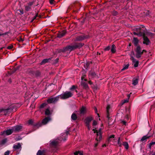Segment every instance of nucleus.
Listing matches in <instances>:
<instances>
[{
	"label": "nucleus",
	"instance_id": "nucleus-15",
	"mask_svg": "<svg viewBox=\"0 0 155 155\" xmlns=\"http://www.w3.org/2000/svg\"><path fill=\"white\" fill-rule=\"evenodd\" d=\"M22 127L20 126H16L12 128L14 132L19 131L21 129Z\"/></svg>",
	"mask_w": 155,
	"mask_h": 155
},
{
	"label": "nucleus",
	"instance_id": "nucleus-31",
	"mask_svg": "<svg viewBox=\"0 0 155 155\" xmlns=\"http://www.w3.org/2000/svg\"><path fill=\"white\" fill-rule=\"evenodd\" d=\"M150 137V136H148L147 135L144 136L142 137L141 140L142 141H143L144 140H145L147 139L148 138H149Z\"/></svg>",
	"mask_w": 155,
	"mask_h": 155
},
{
	"label": "nucleus",
	"instance_id": "nucleus-21",
	"mask_svg": "<svg viewBox=\"0 0 155 155\" xmlns=\"http://www.w3.org/2000/svg\"><path fill=\"white\" fill-rule=\"evenodd\" d=\"M81 85L85 89L87 88L88 87V85L87 83L84 82L83 81H81Z\"/></svg>",
	"mask_w": 155,
	"mask_h": 155
},
{
	"label": "nucleus",
	"instance_id": "nucleus-60",
	"mask_svg": "<svg viewBox=\"0 0 155 155\" xmlns=\"http://www.w3.org/2000/svg\"><path fill=\"white\" fill-rule=\"evenodd\" d=\"M144 26L143 25H142L141 27V28H143L144 27Z\"/></svg>",
	"mask_w": 155,
	"mask_h": 155
},
{
	"label": "nucleus",
	"instance_id": "nucleus-26",
	"mask_svg": "<svg viewBox=\"0 0 155 155\" xmlns=\"http://www.w3.org/2000/svg\"><path fill=\"white\" fill-rule=\"evenodd\" d=\"M31 8V7L27 5L25 6V9L26 11H30Z\"/></svg>",
	"mask_w": 155,
	"mask_h": 155
},
{
	"label": "nucleus",
	"instance_id": "nucleus-22",
	"mask_svg": "<svg viewBox=\"0 0 155 155\" xmlns=\"http://www.w3.org/2000/svg\"><path fill=\"white\" fill-rule=\"evenodd\" d=\"M138 79L134 78L133 79L132 84L134 85H136L138 83Z\"/></svg>",
	"mask_w": 155,
	"mask_h": 155
},
{
	"label": "nucleus",
	"instance_id": "nucleus-51",
	"mask_svg": "<svg viewBox=\"0 0 155 155\" xmlns=\"http://www.w3.org/2000/svg\"><path fill=\"white\" fill-rule=\"evenodd\" d=\"M45 104H42L41 105V107H43L44 106H45Z\"/></svg>",
	"mask_w": 155,
	"mask_h": 155
},
{
	"label": "nucleus",
	"instance_id": "nucleus-19",
	"mask_svg": "<svg viewBox=\"0 0 155 155\" xmlns=\"http://www.w3.org/2000/svg\"><path fill=\"white\" fill-rule=\"evenodd\" d=\"M15 108V105H12L10 106L7 109H4L3 110L8 111L9 110H12L13 109Z\"/></svg>",
	"mask_w": 155,
	"mask_h": 155
},
{
	"label": "nucleus",
	"instance_id": "nucleus-28",
	"mask_svg": "<svg viewBox=\"0 0 155 155\" xmlns=\"http://www.w3.org/2000/svg\"><path fill=\"white\" fill-rule=\"evenodd\" d=\"M50 60V59H44L41 62V64L48 62Z\"/></svg>",
	"mask_w": 155,
	"mask_h": 155
},
{
	"label": "nucleus",
	"instance_id": "nucleus-32",
	"mask_svg": "<svg viewBox=\"0 0 155 155\" xmlns=\"http://www.w3.org/2000/svg\"><path fill=\"white\" fill-rule=\"evenodd\" d=\"M129 64H127L125 65H124V67L123 68L121 69V71H123L126 69H127L129 67Z\"/></svg>",
	"mask_w": 155,
	"mask_h": 155
},
{
	"label": "nucleus",
	"instance_id": "nucleus-23",
	"mask_svg": "<svg viewBox=\"0 0 155 155\" xmlns=\"http://www.w3.org/2000/svg\"><path fill=\"white\" fill-rule=\"evenodd\" d=\"M52 113L50 110L49 108L47 109L45 111V114L47 115H50Z\"/></svg>",
	"mask_w": 155,
	"mask_h": 155
},
{
	"label": "nucleus",
	"instance_id": "nucleus-11",
	"mask_svg": "<svg viewBox=\"0 0 155 155\" xmlns=\"http://www.w3.org/2000/svg\"><path fill=\"white\" fill-rule=\"evenodd\" d=\"M14 132L12 128L8 129L6 131H3L1 133V135L4 136L8 135L11 134L12 133Z\"/></svg>",
	"mask_w": 155,
	"mask_h": 155
},
{
	"label": "nucleus",
	"instance_id": "nucleus-53",
	"mask_svg": "<svg viewBox=\"0 0 155 155\" xmlns=\"http://www.w3.org/2000/svg\"><path fill=\"white\" fill-rule=\"evenodd\" d=\"M88 83H89V84H91V85L92 84V82H91V81H89V82H88Z\"/></svg>",
	"mask_w": 155,
	"mask_h": 155
},
{
	"label": "nucleus",
	"instance_id": "nucleus-4",
	"mask_svg": "<svg viewBox=\"0 0 155 155\" xmlns=\"http://www.w3.org/2000/svg\"><path fill=\"white\" fill-rule=\"evenodd\" d=\"M73 95V93L70 91H66L64 94L60 95V98L61 99H65L71 97Z\"/></svg>",
	"mask_w": 155,
	"mask_h": 155
},
{
	"label": "nucleus",
	"instance_id": "nucleus-42",
	"mask_svg": "<svg viewBox=\"0 0 155 155\" xmlns=\"http://www.w3.org/2000/svg\"><path fill=\"white\" fill-rule=\"evenodd\" d=\"M110 48L109 46H108L105 48V51H108L110 49Z\"/></svg>",
	"mask_w": 155,
	"mask_h": 155
},
{
	"label": "nucleus",
	"instance_id": "nucleus-44",
	"mask_svg": "<svg viewBox=\"0 0 155 155\" xmlns=\"http://www.w3.org/2000/svg\"><path fill=\"white\" fill-rule=\"evenodd\" d=\"M28 123L29 124H31L33 123V121L32 120H29Z\"/></svg>",
	"mask_w": 155,
	"mask_h": 155
},
{
	"label": "nucleus",
	"instance_id": "nucleus-8",
	"mask_svg": "<svg viewBox=\"0 0 155 155\" xmlns=\"http://www.w3.org/2000/svg\"><path fill=\"white\" fill-rule=\"evenodd\" d=\"M60 97V95L54 97L49 98L48 99L47 101L49 103H55L59 100Z\"/></svg>",
	"mask_w": 155,
	"mask_h": 155
},
{
	"label": "nucleus",
	"instance_id": "nucleus-56",
	"mask_svg": "<svg viewBox=\"0 0 155 155\" xmlns=\"http://www.w3.org/2000/svg\"><path fill=\"white\" fill-rule=\"evenodd\" d=\"M37 17V15H36L34 17V19H35Z\"/></svg>",
	"mask_w": 155,
	"mask_h": 155
},
{
	"label": "nucleus",
	"instance_id": "nucleus-36",
	"mask_svg": "<svg viewBox=\"0 0 155 155\" xmlns=\"http://www.w3.org/2000/svg\"><path fill=\"white\" fill-rule=\"evenodd\" d=\"M89 74L90 76H91L93 77H95L96 76L95 73L94 72H90Z\"/></svg>",
	"mask_w": 155,
	"mask_h": 155
},
{
	"label": "nucleus",
	"instance_id": "nucleus-41",
	"mask_svg": "<svg viewBox=\"0 0 155 155\" xmlns=\"http://www.w3.org/2000/svg\"><path fill=\"white\" fill-rule=\"evenodd\" d=\"M10 153V152L9 150H8L5 152L4 153V155H9Z\"/></svg>",
	"mask_w": 155,
	"mask_h": 155
},
{
	"label": "nucleus",
	"instance_id": "nucleus-35",
	"mask_svg": "<svg viewBox=\"0 0 155 155\" xmlns=\"http://www.w3.org/2000/svg\"><path fill=\"white\" fill-rule=\"evenodd\" d=\"M110 105H107V114H109V109H110Z\"/></svg>",
	"mask_w": 155,
	"mask_h": 155
},
{
	"label": "nucleus",
	"instance_id": "nucleus-14",
	"mask_svg": "<svg viewBox=\"0 0 155 155\" xmlns=\"http://www.w3.org/2000/svg\"><path fill=\"white\" fill-rule=\"evenodd\" d=\"M13 148L15 150H19L21 149V145L20 143H18L14 145L13 146Z\"/></svg>",
	"mask_w": 155,
	"mask_h": 155
},
{
	"label": "nucleus",
	"instance_id": "nucleus-34",
	"mask_svg": "<svg viewBox=\"0 0 155 155\" xmlns=\"http://www.w3.org/2000/svg\"><path fill=\"white\" fill-rule=\"evenodd\" d=\"M155 144V141L153 142L150 143L149 145V147L150 149H151V146Z\"/></svg>",
	"mask_w": 155,
	"mask_h": 155
},
{
	"label": "nucleus",
	"instance_id": "nucleus-7",
	"mask_svg": "<svg viewBox=\"0 0 155 155\" xmlns=\"http://www.w3.org/2000/svg\"><path fill=\"white\" fill-rule=\"evenodd\" d=\"M134 34L135 35H137L139 36H141L146 35H151L152 33L148 32L147 31L143 30V32L140 31L139 33L134 32Z\"/></svg>",
	"mask_w": 155,
	"mask_h": 155
},
{
	"label": "nucleus",
	"instance_id": "nucleus-45",
	"mask_svg": "<svg viewBox=\"0 0 155 155\" xmlns=\"http://www.w3.org/2000/svg\"><path fill=\"white\" fill-rule=\"evenodd\" d=\"M54 0H50V2L51 4H54Z\"/></svg>",
	"mask_w": 155,
	"mask_h": 155
},
{
	"label": "nucleus",
	"instance_id": "nucleus-59",
	"mask_svg": "<svg viewBox=\"0 0 155 155\" xmlns=\"http://www.w3.org/2000/svg\"><path fill=\"white\" fill-rule=\"evenodd\" d=\"M82 64H84V65L85 64V63H84V62H82Z\"/></svg>",
	"mask_w": 155,
	"mask_h": 155
},
{
	"label": "nucleus",
	"instance_id": "nucleus-25",
	"mask_svg": "<svg viewBox=\"0 0 155 155\" xmlns=\"http://www.w3.org/2000/svg\"><path fill=\"white\" fill-rule=\"evenodd\" d=\"M135 30L136 31L139 32L140 31L143 32V30H142L141 27H138L135 28Z\"/></svg>",
	"mask_w": 155,
	"mask_h": 155
},
{
	"label": "nucleus",
	"instance_id": "nucleus-16",
	"mask_svg": "<svg viewBox=\"0 0 155 155\" xmlns=\"http://www.w3.org/2000/svg\"><path fill=\"white\" fill-rule=\"evenodd\" d=\"M87 37L85 36L84 35H81L77 37L75 40V41H81L84 40V39Z\"/></svg>",
	"mask_w": 155,
	"mask_h": 155
},
{
	"label": "nucleus",
	"instance_id": "nucleus-46",
	"mask_svg": "<svg viewBox=\"0 0 155 155\" xmlns=\"http://www.w3.org/2000/svg\"><path fill=\"white\" fill-rule=\"evenodd\" d=\"M114 135H111L109 137V140H110V139L112 138H114Z\"/></svg>",
	"mask_w": 155,
	"mask_h": 155
},
{
	"label": "nucleus",
	"instance_id": "nucleus-43",
	"mask_svg": "<svg viewBox=\"0 0 155 155\" xmlns=\"http://www.w3.org/2000/svg\"><path fill=\"white\" fill-rule=\"evenodd\" d=\"M128 101H129L128 99H127L124 100V101L123 103V104L127 102Z\"/></svg>",
	"mask_w": 155,
	"mask_h": 155
},
{
	"label": "nucleus",
	"instance_id": "nucleus-29",
	"mask_svg": "<svg viewBox=\"0 0 155 155\" xmlns=\"http://www.w3.org/2000/svg\"><path fill=\"white\" fill-rule=\"evenodd\" d=\"M71 119L73 120H75L77 118L76 115L74 113H73L71 116Z\"/></svg>",
	"mask_w": 155,
	"mask_h": 155
},
{
	"label": "nucleus",
	"instance_id": "nucleus-38",
	"mask_svg": "<svg viewBox=\"0 0 155 155\" xmlns=\"http://www.w3.org/2000/svg\"><path fill=\"white\" fill-rule=\"evenodd\" d=\"M34 2V1L30 2L27 5L31 7V5L33 4Z\"/></svg>",
	"mask_w": 155,
	"mask_h": 155
},
{
	"label": "nucleus",
	"instance_id": "nucleus-61",
	"mask_svg": "<svg viewBox=\"0 0 155 155\" xmlns=\"http://www.w3.org/2000/svg\"><path fill=\"white\" fill-rule=\"evenodd\" d=\"M21 138L19 139H17V140H21Z\"/></svg>",
	"mask_w": 155,
	"mask_h": 155
},
{
	"label": "nucleus",
	"instance_id": "nucleus-54",
	"mask_svg": "<svg viewBox=\"0 0 155 155\" xmlns=\"http://www.w3.org/2000/svg\"><path fill=\"white\" fill-rule=\"evenodd\" d=\"M95 112L96 113L97 112V109L96 107H95Z\"/></svg>",
	"mask_w": 155,
	"mask_h": 155
},
{
	"label": "nucleus",
	"instance_id": "nucleus-9",
	"mask_svg": "<svg viewBox=\"0 0 155 155\" xmlns=\"http://www.w3.org/2000/svg\"><path fill=\"white\" fill-rule=\"evenodd\" d=\"M93 120V118L92 117H87L84 120V122L86 124V125L87 127L88 130H90V127L89 125V124L91 121Z\"/></svg>",
	"mask_w": 155,
	"mask_h": 155
},
{
	"label": "nucleus",
	"instance_id": "nucleus-63",
	"mask_svg": "<svg viewBox=\"0 0 155 155\" xmlns=\"http://www.w3.org/2000/svg\"><path fill=\"white\" fill-rule=\"evenodd\" d=\"M97 114V115H98V117H99V115L98 114Z\"/></svg>",
	"mask_w": 155,
	"mask_h": 155
},
{
	"label": "nucleus",
	"instance_id": "nucleus-2",
	"mask_svg": "<svg viewBox=\"0 0 155 155\" xmlns=\"http://www.w3.org/2000/svg\"><path fill=\"white\" fill-rule=\"evenodd\" d=\"M68 134V132L67 131L66 133L61 134V135L62 137H61L60 139L53 140H51L49 142V144L51 146H55L57 145L59 143V141H61L62 140L64 141L66 140L67 137V135Z\"/></svg>",
	"mask_w": 155,
	"mask_h": 155
},
{
	"label": "nucleus",
	"instance_id": "nucleus-33",
	"mask_svg": "<svg viewBox=\"0 0 155 155\" xmlns=\"http://www.w3.org/2000/svg\"><path fill=\"white\" fill-rule=\"evenodd\" d=\"M7 139L5 138V139H4L3 140H2L0 144L2 145L5 144L7 142Z\"/></svg>",
	"mask_w": 155,
	"mask_h": 155
},
{
	"label": "nucleus",
	"instance_id": "nucleus-57",
	"mask_svg": "<svg viewBox=\"0 0 155 155\" xmlns=\"http://www.w3.org/2000/svg\"><path fill=\"white\" fill-rule=\"evenodd\" d=\"M106 145L105 144H104L102 145V147H106Z\"/></svg>",
	"mask_w": 155,
	"mask_h": 155
},
{
	"label": "nucleus",
	"instance_id": "nucleus-55",
	"mask_svg": "<svg viewBox=\"0 0 155 155\" xmlns=\"http://www.w3.org/2000/svg\"><path fill=\"white\" fill-rule=\"evenodd\" d=\"M8 49H11V47H10V46H9V47H8Z\"/></svg>",
	"mask_w": 155,
	"mask_h": 155
},
{
	"label": "nucleus",
	"instance_id": "nucleus-47",
	"mask_svg": "<svg viewBox=\"0 0 155 155\" xmlns=\"http://www.w3.org/2000/svg\"><path fill=\"white\" fill-rule=\"evenodd\" d=\"M122 123H123L125 125H126V122L125 121L123 120L122 121Z\"/></svg>",
	"mask_w": 155,
	"mask_h": 155
},
{
	"label": "nucleus",
	"instance_id": "nucleus-10",
	"mask_svg": "<svg viewBox=\"0 0 155 155\" xmlns=\"http://www.w3.org/2000/svg\"><path fill=\"white\" fill-rule=\"evenodd\" d=\"M146 35H147V36H152L153 35V34L152 33V34L150 35L147 34L143 36V43L144 44H146L147 45H149V44L150 43V41L147 37L146 36Z\"/></svg>",
	"mask_w": 155,
	"mask_h": 155
},
{
	"label": "nucleus",
	"instance_id": "nucleus-18",
	"mask_svg": "<svg viewBox=\"0 0 155 155\" xmlns=\"http://www.w3.org/2000/svg\"><path fill=\"white\" fill-rule=\"evenodd\" d=\"M66 33V32L65 31H63L60 32L58 35V37L59 38H61L65 35Z\"/></svg>",
	"mask_w": 155,
	"mask_h": 155
},
{
	"label": "nucleus",
	"instance_id": "nucleus-13",
	"mask_svg": "<svg viewBox=\"0 0 155 155\" xmlns=\"http://www.w3.org/2000/svg\"><path fill=\"white\" fill-rule=\"evenodd\" d=\"M86 108L84 106H83L80 110L79 114L81 116L83 115L86 113Z\"/></svg>",
	"mask_w": 155,
	"mask_h": 155
},
{
	"label": "nucleus",
	"instance_id": "nucleus-52",
	"mask_svg": "<svg viewBox=\"0 0 155 155\" xmlns=\"http://www.w3.org/2000/svg\"><path fill=\"white\" fill-rule=\"evenodd\" d=\"M127 97H128V98L127 99H129V98L130 97V94H128L127 95Z\"/></svg>",
	"mask_w": 155,
	"mask_h": 155
},
{
	"label": "nucleus",
	"instance_id": "nucleus-39",
	"mask_svg": "<svg viewBox=\"0 0 155 155\" xmlns=\"http://www.w3.org/2000/svg\"><path fill=\"white\" fill-rule=\"evenodd\" d=\"M97 123L96 121L95 120L93 121V123L92 124V125H93V126H96L97 125Z\"/></svg>",
	"mask_w": 155,
	"mask_h": 155
},
{
	"label": "nucleus",
	"instance_id": "nucleus-24",
	"mask_svg": "<svg viewBox=\"0 0 155 155\" xmlns=\"http://www.w3.org/2000/svg\"><path fill=\"white\" fill-rule=\"evenodd\" d=\"M116 47L114 45H113L111 46V51L112 53H114L116 52Z\"/></svg>",
	"mask_w": 155,
	"mask_h": 155
},
{
	"label": "nucleus",
	"instance_id": "nucleus-20",
	"mask_svg": "<svg viewBox=\"0 0 155 155\" xmlns=\"http://www.w3.org/2000/svg\"><path fill=\"white\" fill-rule=\"evenodd\" d=\"M37 155H46L45 153V151L44 150H39L37 153Z\"/></svg>",
	"mask_w": 155,
	"mask_h": 155
},
{
	"label": "nucleus",
	"instance_id": "nucleus-50",
	"mask_svg": "<svg viewBox=\"0 0 155 155\" xmlns=\"http://www.w3.org/2000/svg\"><path fill=\"white\" fill-rule=\"evenodd\" d=\"M19 11L20 13H21L22 14H24V12L23 11L19 10Z\"/></svg>",
	"mask_w": 155,
	"mask_h": 155
},
{
	"label": "nucleus",
	"instance_id": "nucleus-30",
	"mask_svg": "<svg viewBox=\"0 0 155 155\" xmlns=\"http://www.w3.org/2000/svg\"><path fill=\"white\" fill-rule=\"evenodd\" d=\"M123 145L125 147V148L126 149H127L128 148V147H129L128 144L127 142H123Z\"/></svg>",
	"mask_w": 155,
	"mask_h": 155
},
{
	"label": "nucleus",
	"instance_id": "nucleus-12",
	"mask_svg": "<svg viewBox=\"0 0 155 155\" xmlns=\"http://www.w3.org/2000/svg\"><path fill=\"white\" fill-rule=\"evenodd\" d=\"M51 120V118L50 117H48L44 118L42 121V123L41 124V125H39L40 126L41 125L46 124L48 123Z\"/></svg>",
	"mask_w": 155,
	"mask_h": 155
},
{
	"label": "nucleus",
	"instance_id": "nucleus-27",
	"mask_svg": "<svg viewBox=\"0 0 155 155\" xmlns=\"http://www.w3.org/2000/svg\"><path fill=\"white\" fill-rule=\"evenodd\" d=\"M123 142L122 139H120V137L118 139L117 141V144L119 146H121L122 145V142Z\"/></svg>",
	"mask_w": 155,
	"mask_h": 155
},
{
	"label": "nucleus",
	"instance_id": "nucleus-5",
	"mask_svg": "<svg viewBox=\"0 0 155 155\" xmlns=\"http://www.w3.org/2000/svg\"><path fill=\"white\" fill-rule=\"evenodd\" d=\"M135 56L137 58H139L143 54V51H142L140 47L139 46H137L135 49Z\"/></svg>",
	"mask_w": 155,
	"mask_h": 155
},
{
	"label": "nucleus",
	"instance_id": "nucleus-3",
	"mask_svg": "<svg viewBox=\"0 0 155 155\" xmlns=\"http://www.w3.org/2000/svg\"><path fill=\"white\" fill-rule=\"evenodd\" d=\"M93 130L94 131V133H96L97 137L96 140L97 142V143H96L94 144V147H96L97 146L98 143L102 138L101 129L100 128L98 130H96L95 129H93Z\"/></svg>",
	"mask_w": 155,
	"mask_h": 155
},
{
	"label": "nucleus",
	"instance_id": "nucleus-40",
	"mask_svg": "<svg viewBox=\"0 0 155 155\" xmlns=\"http://www.w3.org/2000/svg\"><path fill=\"white\" fill-rule=\"evenodd\" d=\"M75 88V87L74 85H73L72 87L70 88V90H73Z\"/></svg>",
	"mask_w": 155,
	"mask_h": 155
},
{
	"label": "nucleus",
	"instance_id": "nucleus-48",
	"mask_svg": "<svg viewBox=\"0 0 155 155\" xmlns=\"http://www.w3.org/2000/svg\"><path fill=\"white\" fill-rule=\"evenodd\" d=\"M78 152H79V151H76V152H75L74 153V154L75 155H78V153H79Z\"/></svg>",
	"mask_w": 155,
	"mask_h": 155
},
{
	"label": "nucleus",
	"instance_id": "nucleus-49",
	"mask_svg": "<svg viewBox=\"0 0 155 155\" xmlns=\"http://www.w3.org/2000/svg\"><path fill=\"white\" fill-rule=\"evenodd\" d=\"M78 153V154L80 155H83V153L82 152L79 151Z\"/></svg>",
	"mask_w": 155,
	"mask_h": 155
},
{
	"label": "nucleus",
	"instance_id": "nucleus-64",
	"mask_svg": "<svg viewBox=\"0 0 155 155\" xmlns=\"http://www.w3.org/2000/svg\"><path fill=\"white\" fill-rule=\"evenodd\" d=\"M2 35V34H1V33H0V36H1Z\"/></svg>",
	"mask_w": 155,
	"mask_h": 155
},
{
	"label": "nucleus",
	"instance_id": "nucleus-1",
	"mask_svg": "<svg viewBox=\"0 0 155 155\" xmlns=\"http://www.w3.org/2000/svg\"><path fill=\"white\" fill-rule=\"evenodd\" d=\"M84 45L82 43H76L73 45H69L65 47L62 49H58L57 52L60 53L61 52H65L69 51V54L72 51L77 48L81 47Z\"/></svg>",
	"mask_w": 155,
	"mask_h": 155
},
{
	"label": "nucleus",
	"instance_id": "nucleus-62",
	"mask_svg": "<svg viewBox=\"0 0 155 155\" xmlns=\"http://www.w3.org/2000/svg\"><path fill=\"white\" fill-rule=\"evenodd\" d=\"M56 61H58V59H56Z\"/></svg>",
	"mask_w": 155,
	"mask_h": 155
},
{
	"label": "nucleus",
	"instance_id": "nucleus-17",
	"mask_svg": "<svg viewBox=\"0 0 155 155\" xmlns=\"http://www.w3.org/2000/svg\"><path fill=\"white\" fill-rule=\"evenodd\" d=\"M139 42V40L136 38H134L133 40V43H134L135 46L137 47L138 46V44Z\"/></svg>",
	"mask_w": 155,
	"mask_h": 155
},
{
	"label": "nucleus",
	"instance_id": "nucleus-58",
	"mask_svg": "<svg viewBox=\"0 0 155 155\" xmlns=\"http://www.w3.org/2000/svg\"><path fill=\"white\" fill-rule=\"evenodd\" d=\"M142 51H143V52L146 51L144 50H142Z\"/></svg>",
	"mask_w": 155,
	"mask_h": 155
},
{
	"label": "nucleus",
	"instance_id": "nucleus-37",
	"mask_svg": "<svg viewBox=\"0 0 155 155\" xmlns=\"http://www.w3.org/2000/svg\"><path fill=\"white\" fill-rule=\"evenodd\" d=\"M85 76V75L84 74H83L81 78V79L82 81H83L84 80V81H86V80L84 79V77Z\"/></svg>",
	"mask_w": 155,
	"mask_h": 155
},
{
	"label": "nucleus",
	"instance_id": "nucleus-6",
	"mask_svg": "<svg viewBox=\"0 0 155 155\" xmlns=\"http://www.w3.org/2000/svg\"><path fill=\"white\" fill-rule=\"evenodd\" d=\"M131 55H130V59L132 61L133 64L134 65L135 67H137L138 65L139 61L136 59L132 55H134V51H131Z\"/></svg>",
	"mask_w": 155,
	"mask_h": 155
}]
</instances>
